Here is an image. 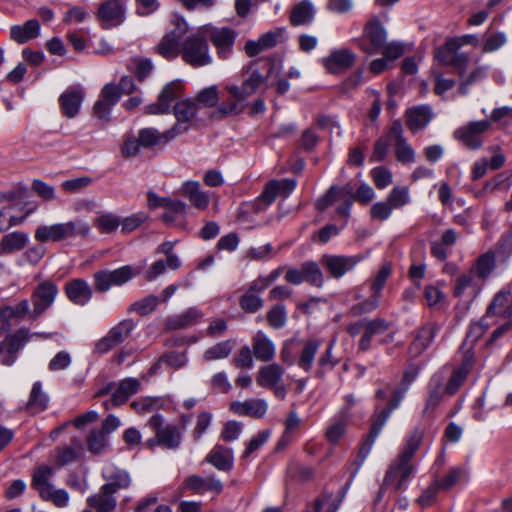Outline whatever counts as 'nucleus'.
Returning <instances> with one entry per match:
<instances>
[{"instance_id": "obj_1", "label": "nucleus", "mask_w": 512, "mask_h": 512, "mask_svg": "<svg viewBox=\"0 0 512 512\" xmlns=\"http://www.w3.org/2000/svg\"><path fill=\"white\" fill-rule=\"evenodd\" d=\"M419 372L420 367L417 364H409L403 374L402 387L393 391L392 398L389 400L386 407L380 408L379 404L376 405V413L371 424L369 435L359 450L357 459L355 460L356 469L352 473L351 478L347 483L348 485L351 483L352 479L363 465L372 449L376 438L381 433L391 413L400 405V402L403 399L406 391L409 389L411 383L417 378Z\"/></svg>"}, {"instance_id": "obj_2", "label": "nucleus", "mask_w": 512, "mask_h": 512, "mask_svg": "<svg viewBox=\"0 0 512 512\" xmlns=\"http://www.w3.org/2000/svg\"><path fill=\"white\" fill-rule=\"evenodd\" d=\"M422 439L423 431L419 428L413 430L406 437L398 456L391 462L386 471L380 488V494L386 489L400 491L408 486V483L415 473V466L412 463V459L419 449Z\"/></svg>"}, {"instance_id": "obj_3", "label": "nucleus", "mask_w": 512, "mask_h": 512, "mask_svg": "<svg viewBox=\"0 0 512 512\" xmlns=\"http://www.w3.org/2000/svg\"><path fill=\"white\" fill-rule=\"evenodd\" d=\"M265 77L251 65L241 85L227 84L225 90L230 94L231 98L221 102L214 110L210 117L212 119H224L231 115H238L244 111L247 98L257 92L259 87L264 83Z\"/></svg>"}, {"instance_id": "obj_4", "label": "nucleus", "mask_w": 512, "mask_h": 512, "mask_svg": "<svg viewBox=\"0 0 512 512\" xmlns=\"http://www.w3.org/2000/svg\"><path fill=\"white\" fill-rule=\"evenodd\" d=\"M89 232V225L82 220L59 222L38 226L34 239L40 243L60 242L75 237L85 238Z\"/></svg>"}, {"instance_id": "obj_5", "label": "nucleus", "mask_w": 512, "mask_h": 512, "mask_svg": "<svg viewBox=\"0 0 512 512\" xmlns=\"http://www.w3.org/2000/svg\"><path fill=\"white\" fill-rule=\"evenodd\" d=\"M54 475V469L47 465L39 466L32 475L31 486L35 489L40 498L44 501H51L59 508L67 507L69 504V494L65 489H56L51 483Z\"/></svg>"}, {"instance_id": "obj_6", "label": "nucleus", "mask_w": 512, "mask_h": 512, "mask_svg": "<svg viewBox=\"0 0 512 512\" xmlns=\"http://www.w3.org/2000/svg\"><path fill=\"white\" fill-rule=\"evenodd\" d=\"M179 55L185 63L193 67H202L212 63L207 38L202 33V26L181 43Z\"/></svg>"}, {"instance_id": "obj_7", "label": "nucleus", "mask_w": 512, "mask_h": 512, "mask_svg": "<svg viewBox=\"0 0 512 512\" xmlns=\"http://www.w3.org/2000/svg\"><path fill=\"white\" fill-rule=\"evenodd\" d=\"M136 328L132 319H124L111 327L105 336L100 338L95 344L93 352L98 355H104L116 346L124 343L126 339Z\"/></svg>"}, {"instance_id": "obj_8", "label": "nucleus", "mask_w": 512, "mask_h": 512, "mask_svg": "<svg viewBox=\"0 0 512 512\" xmlns=\"http://www.w3.org/2000/svg\"><path fill=\"white\" fill-rule=\"evenodd\" d=\"M171 30L163 36L158 44V52L166 59H174L179 55L180 40L188 32V24L183 17L175 14L171 20Z\"/></svg>"}, {"instance_id": "obj_9", "label": "nucleus", "mask_w": 512, "mask_h": 512, "mask_svg": "<svg viewBox=\"0 0 512 512\" xmlns=\"http://www.w3.org/2000/svg\"><path fill=\"white\" fill-rule=\"evenodd\" d=\"M492 127L489 120L471 121L458 127L453 135L454 138L470 150L481 148L484 143V134Z\"/></svg>"}, {"instance_id": "obj_10", "label": "nucleus", "mask_w": 512, "mask_h": 512, "mask_svg": "<svg viewBox=\"0 0 512 512\" xmlns=\"http://www.w3.org/2000/svg\"><path fill=\"white\" fill-rule=\"evenodd\" d=\"M484 283L469 271L458 275L453 282V296L468 308L483 290Z\"/></svg>"}, {"instance_id": "obj_11", "label": "nucleus", "mask_w": 512, "mask_h": 512, "mask_svg": "<svg viewBox=\"0 0 512 512\" xmlns=\"http://www.w3.org/2000/svg\"><path fill=\"white\" fill-rule=\"evenodd\" d=\"M202 33L209 38L221 59H227L232 53L237 33L227 27H214L210 24L202 26Z\"/></svg>"}, {"instance_id": "obj_12", "label": "nucleus", "mask_w": 512, "mask_h": 512, "mask_svg": "<svg viewBox=\"0 0 512 512\" xmlns=\"http://www.w3.org/2000/svg\"><path fill=\"white\" fill-rule=\"evenodd\" d=\"M362 259L360 255L324 254L320 264L331 277L339 279L353 270Z\"/></svg>"}, {"instance_id": "obj_13", "label": "nucleus", "mask_w": 512, "mask_h": 512, "mask_svg": "<svg viewBox=\"0 0 512 512\" xmlns=\"http://www.w3.org/2000/svg\"><path fill=\"white\" fill-rule=\"evenodd\" d=\"M387 31L377 17L368 20L364 27L361 49L367 54H376L383 49Z\"/></svg>"}, {"instance_id": "obj_14", "label": "nucleus", "mask_w": 512, "mask_h": 512, "mask_svg": "<svg viewBox=\"0 0 512 512\" xmlns=\"http://www.w3.org/2000/svg\"><path fill=\"white\" fill-rule=\"evenodd\" d=\"M136 273L129 265L115 270H101L94 274L95 289L99 292H107L113 286H121L131 280Z\"/></svg>"}, {"instance_id": "obj_15", "label": "nucleus", "mask_w": 512, "mask_h": 512, "mask_svg": "<svg viewBox=\"0 0 512 512\" xmlns=\"http://www.w3.org/2000/svg\"><path fill=\"white\" fill-rule=\"evenodd\" d=\"M148 425L157 433L160 446L167 449H176L179 447L182 439V431L177 425H164L163 417L160 414H154L149 419Z\"/></svg>"}, {"instance_id": "obj_16", "label": "nucleus", "mask_w": 512, "mask_h": 512, "mask_svg": "<svg viewBox=\"0 0 512 512\" xmlns=\"http://www.w3.org/2000/svg\"><path fill=\"white\" fill-rule=\"evenodd\" d=\"M57 294L58 289L53 282L44 281L40 283L32 295L33 309L30 314V320L34 321L38 319L50 306H52Z\"/></svg>"}, {"instance_id": "obj_17", "label": "nucleus", "mask_w": 512, "mask_h": 512, "mask_svg": "<svg viewBox=\"0 0 512 512\" xmlns=\"http://www.w3.org/2000/svg\"><path fill=\"white\" fill-rule=\"evenodd\" d=\"M181 93L182 84L180 82L173 81L166 84L159 93L157 101L153 104L147 105L144 108V113L148 115L168 114L170 112L172 102L179 98Z\"/></svg>"}, {"instance_id": "obj_18", "label": "nucleus", "mask_w": 512, "mask_h": 512, "mask_svg": "<svg viewBox=\"0 0 512 512\" xmlns=\"http://www.w3.org/2000/svg\"><path fill=\"white\" fill-rule=\"evenodd\" d=\"M182 134L183 129H180V125H173L162 133L156 128L147 127L139 130L138 138L142 148H152L160 145L165 146Z\"/></svg>"}, {"instance_id": "obj_19", "label": "nucleus", "mask_w": 512, "mask_h": 512, "mask_svg": "<svg viewBox=\"0 0 512 512\" xmlns=\"http://www.w3.org/2000/svg\"><path fill=\"white\" fill-rule=\"evenodd\" d=\"M30 336L27 329H20L12 335H8L0 343V361L3 365L12 366L21 348L28 342Z\"/></svg>"}, {"instance_id": "obj_20", "label": "nucleus", "mask_w": 512, "mask_h": 512, "mask_svg": "<svg viewBox=\"0 0 512 512\" xmlns=\"http://www.w3.org/2000/svg\"><path fill=\"white\" fill-rule=\"evenodd\" d=\"M96 17L102 28L110 29L125 20V7L120 0H104L98 8Z\"/></svg>"}, {"instance_id": "obj_21", "label": "nucleus", "mask_w": 512, "mask_h": 512, "mask_svg": "<svg viewBox=\"0 0 512 512\" xmlns=\"http://www.w3.org/2000/svg\"><path fill=\"white\" fill-rule=\"evenodd\" d=\"M357 404V400L352 395L345 396V403L340 409L335 422L326 430V438L331 443H337L343 437L346 431V423L350 418V409Z\"/></svg>"}, {"instance_id": "obj_22", "label": "nucleus", "mask_w": 512, "mask_h": 512, "mask_svg": "<svg viewBox=\"0 0 512 512\" xmlns=\"http://www.w3.org/2000/svg\"><path fill=\"white\" fill-rule=\"evenodd\" d=\"M296 185L294 179L272 180L266 184L258 202L267 207L275 201L277 196L287 198L294 191Z\"/></svg>"}, {"instance_id": "obj_23", "label": "nucleus", "mask_w": 512, "mask_h": 512, "mask_svg": "<svg viewBox=\"0 0 512 512\" xmlns=\"http://www.w3.org/2000/svg\"><path fill=\"white\" fill-rule=\"evenodd\" d=\"M355 54L346 48L335 49L321 59L324 68L333 74H338L349 69L355 62Z\"/></svg>"}, {"instance_id": "obj_24", "label": "nucleus", "mask_w": 512, "mask_h": 512, "mask_svg": "<svg viewBox=\"0 0 512 512\" xmlns=\"http://www.w3.org/2000/svg\"><path fill=\"white\" fill-rule=\"evenodd\" d=\"M102 477L105 480V484L102 485L104 489L114 493L121 489H127L131 484L129 472L112 463H107L103 467Z\"/></svg>"}, {"instance_id": "obj_25", "label": "nucleus", "mask_w": 512, "mask_h": 512, "mask_svg": "<svg viewBox=\"0 0 512 512\" xmlns=\"http://www.w3.org/2000/svg\"><path fill=\"white\" fill-rule=\"evenodd\" d=\"M84 96V89L79 85L67 88L59 97L62 114L67 118H74L79 113Z\"/></svg>"}, {"instance_id": "obj_26", "label": "nucleus", "mask_w": 512, "mask_h": 512, "mask_svg": "<svg viewBox=\"0 0 512 512\" xmlns=\"http://www.w3.org/2000/svg\"><path fill=\"white\" fill-rule=\"evenodd\" d=\"M65 294L73 304L85 306L91 300L93 291L86 280L75 278L65 284Z\"/></svg>"}, {"instance_id": "obj_27", "label": "nucleus", "mask_w": 512, "mask_h": 512, "mask_svg": "<svg viewBox=\"0 0 512 512\" xmlns=\"http://www.w3.org/2000/svg\"><path fill=\"white\" fill-rule=\"evenodd\" d=\"M179 193L187 198L190 204L198 210H205L209 205L210 196L201 189L198 181H185L181 185Z\"/></svg>"}, {"instance_id": "obj_28", "label": "nucleus", "mask_w": 512, "mask_h": 512, "mask_svg": "<svg viewBox=\"0 0 512 512\" xmlns=\"http://www.w3.org/2000/svg\"><path fill=\"white\" fill-rule=\"evenodd\" d=\"M198 105L192 99H183L178 101L173 108L176 123L183 129V134L189 130L190 123L196 118L198 113Z\"/></svg>"}, {"instance_id": "obj_29", "label": "nucleus", "mask_w": 512, "mask_h": 512, "mask_svg": "<svg viewBox=\"0 0 512 512\" xmlns=\"http://www.w3.org/2000/svg\"><path fill=\"white\" fill-rule=\"evenodd\" d=\"M473 363V354L468 350L464 353L461 365L452 372V375L445 386L446 394L453 395L459 390L465 382L467 375L470 373Z\"/></svg>"}, {"instance_id": "obj_30", "label": "nucleus", "mask_w": 512, "mask_h": 512, "mask_svg": "<svg viewBox=\"0 0 512 512\" xmlns=\"http://www.w3.org/2000/svg\"><path fill=\"white\" fill-rule=\"evenodd\" d=\"M206 461L219 471L228 472L234 465V454L231 448L215 445L206 456Z\"/></svg>"}, {"instance_id": "obj_31", "label": "nucleus", "mask_w": 512, "mask_h": 512, "mask_svg": "<svg viewBox=\"0 0 512 512\" xmlns=\"http://www.w3.org/2000/svg\"><path fill=\"white\" fill-rule=\"evenodd\" d=\"M230 409L239 416L262 418L268 409V403L264 399H249L246 401H234Z\"/></svg>"}, {"instance_id": "obj_32", "label": "nucleus", "mask_w": 512, "mask_h": 512, "mask_svg": "<svg viewBox=\"0 0 512 512\" xmlns=\"http://www.w3.org/2000/svg\"><path fill=\"white\" fill-rule=\"evenodd\" d=\"M184 487L199 494H204L206 492L219 494L223 489V484L215 476L201 477L198 475H191L185 480Z\"/></svg>"}, {"instance_id": "obj_33", "label": "nucleus", "mask_w": 512, "mask_h": 512, "mask_svg": "<svg viewBox=\"0 0 512 512\" xmlns=\"http://www.w3.org/2000/svg\"><path fill=\"white\" fill-rule=\"evenodd\" d=\"M486 316H502L505 318L512 317V295L510 290H500L495 294L489 304Z\"/></svg>"}, {"instance_id": "obj_34", "label": "nucleus", "mask_w": 512, "mask_h": 512, "mask_svg": "<svg viewBox=\"0 0 512 512\" xmlns=\"http://www.w3.org/2000/svg\"><path fill=\"white\" fill-rule=\"evenodd\" d=\"M162 215V220L169 226L183 228L186 224L187 205L180 200L170 199Z\"/></svg>"}, {"instance_id": "obj_35", "label": "nucleus", "mask_w": 512, "mask_h": 512, "mask_svg": "<svg viewBox=\"0 0 512 512\" xmlns=\"http://www.w3.org/2000/svg\"><path fill=\"white\" fill-rule=\"evenodd\" d=\"M252 351L257 360L269 362L275 356L276 347L264 332L258 331L252 339Z\"/></svg>"}, {"instance_id": "obj_36", "label": "nucleus", "mask_w": 512, "mask_h": 512, "mask_svg": "<svg viewBox=\"0 0 512 512\" xmlns=\"http://www.w3.org/2000/svg\"><path fill=\"white\" fill-rule=\"evenodd\" d=\"M495 268L496 255L493 251H487L475 259L468 271L485 283Z\"/></svg>"}, {"instance_id": "obj_37", "label": "nucleus", "mask_w": 512, "mask_h": 512, "mask_svg": "<svg viewBox=\"0 0 512 512\" xmlns=\"http://www.w3.org/2000/svg\"><path fill=\"white\" fill-rule=\"evenodd\" d=\"M407 126L412 132L424 129L433 117L432 110L427 105L415 106L406 111Z\"/></svg>"}, {"instance_id": "obj_38", "label": "nucleus", "mask_w": 512, "mask_h": 512, "mask_svg": "<svg viewBox=\"0 0 512 512\" xmlns=\"http://www.w3.org/2000/svg\"><path fill=\"white\" fill-rule=\"evenodd\" d=\"M284 373V368L277 363L265 365L258 370L256 382L262 388H274L280 384Z\"/></svg>"}, {"instance_id": "obj_39", "label": "nucleus", "mask_w": 512, "mask_h": 512, "mask_svg": "<svg viewBox=\"0 0 512 512\" xmlns=\"http://www.w3.org/2000/svg\"><path fill=\"white\" fill-rule=\"evenodd\" d=\"M437 331L438 327L434 323H427L421 327L409 348V354L412 357L419 356L431 344Z\"/></svg>"}, {"instance_id": "obj_40", "label": "nucleus", "mask_w": 512, "mask_h": 512, "mask_svg": "<svg viewBox=\"0 0 512 512\" xmlns=\"http://www.w3.org/2000/svg\"><path fill=\"white\" fill-rule=\"evenodd\" d=\"M114 494V492L105 490L102 486L98 493L87 498V505L96 512H112L117 504Z\"/></svg>"}, {"instance_id": "obj_41", "label": "nucleus", "mask_w": 512, "mask_h": 512, "mask_svg": "<svg viewBox=\"0 0 512 512\" xmlns=\"http://www.w3.org/2000/svg\"><path fill=\"white\" fill-rule=\"evenodd\" d=\"M204 314L195 307H191L179 315L169 317L166 322V328L170 330L182 329L198 323Z\"/></svg>"}, {"instance_id": "obj_42", "label": "nucleus", "mask_w": 512, "mask_h": 512, "mask_svg": "<svg viewBox=\"0 0 512 512\" xmlns=\"http://www.w3.org/2000/svg\"><path fill=\"white\" fill-rule=\"evenodd\" d=\"M445 393L443 377L440 374H435L429 383L428 397L424 413L428 414L432 412L440 404Z\"/></svg>"}, {"instance_id": "obj_43", "label": "nucleus", "mask_w": 512, "mask_h": 512, "mask_svg": "<svg viewBox=\"0 0 512 512\" xmlns=\"http://www.w3.org/2000/svg\"><path fill=\"white\" fill-rule=\"evenodd\" d=\"M29 241V235L25 232L15 231L6 234L0 241V252L10 254L22 250Z\"/></svg>"}, {"instance_id": "obj_44", "label": "nucleus", "mask_w": 512, "mask_h": 512, "mask_svg": "<svg viewBox=\"0 0 512 512\" xmlns=\"http://www.w3.org/2000/svg\"><path fill=\"white\" fill-rule=\"evenodd\" d=\"M39 30L40 25L37 20H28L22 26H12L10 29V37L18 43H25L37 37Z\"/></svg>"}, {"instance_id": "obj_45", "label": "nucleus", "mask_w": 512, "mask_h": 512, "mask_svg": "<svg viewBox=\"0 0 512 512\" xmlns=\"http://www.w3.org/2000/svg\"><path fill=\"white\" fill-rule=\"evenodd\" d=\"M140 382L136 378H126L119 383L118 388L112 394V402L115 406L125 403L130 396L137 393Z\"/></svg>"}, {"instance_id": "obj_46", "label": "nucleus", "mask_w": 512, "mask_h": 512, "mask_svg": "<svg viewBox=\"0 0 512 512\" xmlns=\"http://www.w3.org/2000/svg\"><path fill=\"white\" fill-rule=\"evenodd\" d=\"M453 44H456L455 40H451L445 46L437 48L435 58L443 64L461 66L468 61V56L466 54L453 51L451 49V45Z\"/></svg>"}, {"instance_id": "obj_47", "label": "nucleus", "mask_w": 512, "mask_h": 512, "mask_svg": "<svg viewBox=\"0 0 512 512\" xmlns=\"http://www.w3.org/2000/svg\"><path fill=\"white\" fill-rule=\"evenodd\" d=\"M314 7L308 1H302L294 6L290 15V21L294 26L305 25L314 18Z\"/></svg>"}, {"instance_id": "obj_48", "label": "nucleus", "mask_w": 512, "mask_h": 512, "mask_svg": "<svg viewBox=\"0 0 512 512\" xmlns=\"http://www.w3.org/2000/svg\"><path fill=\"white\" fill-rule=\"evenodd\" d=\"M49 397L43 391L41 382L37 381L33 384L27 408L35 413L42 412L48 407Z\"/></svg>"}, {"instance_id": "obj_49", "label": "nucleus", "mask_w": 512, "mask_h": 512, "mask_svg": "<svg viewBox=\"0 0 512 512\" xmlns=\"http://www.w3.org/2000/svg\"><path fill=\"white\" fill-rule=\"evenodd\" d=\"M220 93L217 85H211L198 91L195 96L194 102L197 103L198 108H214L215 110L221 104L219 103Z\"/></svg>"}, {"instance_id": "obj_50", "label": "nucleus", "mask_w": 512, "mask_h": 512, "mask_svg": "<svg viewBox=\"0 0 512 512\" xmlns=\"http://www.w3.org/2000/svg\"><path fill=\"white\" fill-rule=\"evenodd\" d=\"M319 346V341L315 339H309L303 342V347L298 360V366L301 369L306 372L311 370Z\"/></svg>"}, {"instance_id": "obj_51", "label": "nucleus", "mask_w": 512, "mask_h": 512, "mask_svg": "<svg viewBox=\"0 0 512 512\" xmlns=\"http://www.w3.org/2000/svg\"><path fill=\"white\" fill-rule=\"evenodd\" d=\"M339 505L340 500L335 499L332 494L323 493L307 506L305 512H337Z\"/></svg>"}, {"instance_id": "obj_52", "label": "nucleus", "mask_w": 512, "mask_h": 512, "mask_svg": "<svg viewBox=\"0 0 512 512\" xmlns=\"http://www.w3.org/2000/svg\"><path fill=\"white\" fill-rule=\"evenodd\" d=\"M234 343L231 340L222 341L209 347L203 354L205 361H215L228 357L233 349Z\"/></svg>"}, {"instance_id": "obj_53", "label": "nucleus", "mask_w": 512, "mask_h": 512, "mask_svg": "<svg viewBox=\"0 0 512 512\" xmlns=\"http://www.w3.org/2000/svg\"><path fill=\"white\" fill-rule=\"evenodd\" d=\"M303 275L305 277V282L316 286L322 287L324 284V275L321 271L319 265L313 261L304 262L301 265Z\"/></svg>"}, {"instance_id": "obj_54", "label": "nucleus", "mask_w": 512, "mask_h": 512, "mask_svg": "<svg viewBox=\"0 0 512 512\" xmlns=\"http://www.w3.org/2000/svg\"><path fill=\"white\" fill-rule=\"evenodd\" d=\"M89 452L95 455L102 454L108 447V438L103 431L93 430L86 440Z\"/></svg>"}, {"instance_id": "obj_55", "label": "nucleus", "mask_w": 512, "mask_h": 512, "mask_svg": "<svg viewBox=\"0 0 512 512\" xmlns=\"http://www.w3.org/2000/svg\"><path fill=\"white\" fill-rule=\"evenodd\" d=\"M392 273V264L390 262H384L380 269L370 279V289L373 294H380L381 291Z\"/></svg>"}, {"instance_id": "obj_56", "label": "nucleus", "mask_w": 512, "mask_h": 512, "mask_svg": "<svg viewBox=\"0 0 512 512\" xmlns=\"http://www.w3.org/2000/svg\"><path fill=\"white\" fill-rule=\"evenodd\" d=\"M301 419L295 411L289 412L285 421V431L279 441L280 446H286L292 442L294 433L300 428Z\"/></svg>"}, {"instance_id": "obj_57", "label": "nucleus", "mask_w": 512, "mask_h": 512, "mask_svg": "<svg viewBox=\"0 0 512 512\" xmlns=\"http://www.w3.org/2000/svg\"><path fill=\"white\" fill-rule=\"evenodd\" d=\"M94 225L101 233L110 234L120 226V218L113 213H105L94 220Z\"/></svg>"}, {"instance_id": "obj_58", "label": "nucleus", "mask_w": 512, "mask_h": 512, "mask_svg": "<svg viewBox=\"0 0 512 512\" xmlns=\"http://www.w3.org/2000/svg\"><path fill=\"white\" fill-rule=\"evenodd\" d=\"M263 299L251 288L240 298L239 305L247 313H255L263 307Z\"/></svg>"}, {"instance_id": "obj_59", "label": "nucleus", "mask_w": 512, "mask_h": 512, "mask_svg": "<svg viewBox=\"0 0 512 512\" xmlns=\"http://www.w3.org/2000/svg\"><path fill=\"white\" fill-rule=\"evenodd\" d=\"M507 42V35L505 32H495L487 35L482 43V51L485 53L494 52L503 47Z\"/></svg>"}, {"instance_id": "obj_60", "label": "nucleus", "mask_w": 512, "mask_h": 512, "mask_svg": "<svg viewBox=\"0 0 512 512\" xmlns=\"http://www.w3.org/2000/svg\"><path fill=\"white\" fill-rule=\"evenodd\" d=\"M158 303V297L154 295H148L145 298L133 303L130 309L139 315H148L156 309Z\"/></svg>"}, {"instance_id": "obj_61", "label": "nucleus", "mask_w": 512, "mask_h": 512, "mask_svg": "<svg viewBox=\"0 0 512 512\" xmlns=\"http://www.w3.org/2000/svg\"><path fill=\"white\" fill-rule=\"evenodd\" d=\"M148 215L144 212H137L123 219H120V226L123 233H130L139 228L146 220Z\"/></svg>"}, {"instance_id": "obj_62", "label": "nucleus", "mask_w": 512, "mask_h": 512, "mask_svg": "<svg viewBox=\"0 0 512 512\" xmlns=\"http://www.w3.org/2000/svg\"><path fill=\"white\" fill-rule=\"evenodd\" d=\"M188 362V358L185 352H168L163 354L159 358L158 364H166L167 366L174 368V369H180L184 367Z\"/></svg>"}, {"instance_id": "obj_63", "label": "nucleus", "mask_w": 512, "mask_h": 512, "mask_svg": "<svg viewBox=\"0 0 512 512\" xmlns=\"http://www.w3.org/2000/svg\"><path fill=\"white\" fill-rule=\"evenodd\" d=\"M395 155L397 160L403 164H412L415 162V152L407 143L406 139L395 142Z\"/></svg>"}, {"instance_id": "obj_64", "label": "nucleus", "mask_w": 512, "mask_h": 512, "mask_svg": "<svg viewBox=\"0 0 512 512\" xmlns=\"http://www.w3.org/2000/svg\"><path fill=\"white\" fill-rule=\"evenodd\" d=\"M267 320L271 327L280 329L286 324L287 315L283 305L272 307L267 314Z\"/></svg>"}]
</instances>
